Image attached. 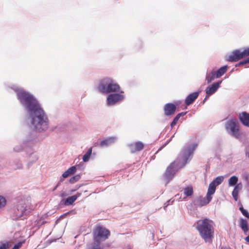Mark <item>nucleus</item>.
I'll list each match as a JSON object with an SVG mask.
<instances>
[{"label": "nucleus", "instance_id": "nucleus-1", "mask_svg": "<svg viewBox=\"0 0 249 249\" xmlns=\"http://www.w3.org/2000/svg\"><path fill=\"white\" fill-rule=\"evenodd\" d=\"M18 99L29 112L33 113L32 123L35 129L41 132L48 128V118L36 99L29 92L20 90L17 91Z\"/></svg>", "mask_w": 249, "mask_h": 249}, {"label": "nucleus", "instance_id": "nucleus-2", "mask_svg": "<svg viewBox=\"0 0 249 249\" xmlns=\"http://www.w3.org/2000/svg\"><path fill=\"white\" fill-rule=\"evenodd\" d=\"M195 148L196 146L184 147L181 155L168 166L164 173L165 177L168 179L172 178L176 172L183 167L188 160H191Z\"/></svg>", "mask_w": 249, "mask_h": 249}, {"label": "nucleus", "instance_id": "nucleus-3", "mask_svg": "<svg viewBox=\"0 0 249 249\" xmlns=\"http://www.w3.org/2000/svg\"><path fill=\"white\" fill-rule=\"evenodd\" d=\"M214 223L209 218H203L198 220L196 228L200 235L206 242L212 243L214 236Z\"/></svg>", "mask_w": 249, "mask_h": 249}, {"label": "nucleus", "instance_id": "nucleus-4", "mask_svg": "<svg viewBox=\"0 0 249 249\" xmlns=\"http://www.w3.org/2000/svg\"><path fill=\"white\" fill-rule=\"evenodd\" d=\"M223 180V176H218L210 183L206 197H200L197 200L199 206L202 207L206 205L211 201L212 195L214 194L216 186L220 184Z\"/></svg>", "mask_w": 249, "mask_h": 249}, {"label": "nucleus", "instance_id": "nucleus-5", "mask_svg": "<svg viewBox=\"0 0 249 249\" xmlns=\"http://www.w3.org/2000/svg\"><path fill=\"white\" fill-rule=\"evenodd\" d=\"M98 89L102 93H108L119 91L120 87L112 79L106 77L100 81Z\"/></svg>", "mask_w": 249, "mask_h": 249}, {"label": "nucleus", "instance_id": "nucleus-6", "mask_svg": "<svg viewBox=\"0 0 249 249\" xmlns=\"http://www.w3.org/2000/svg\"><path fill=\"white\" fill-rule=\"evenodd\" d=\"M92 234L94 242L100 244L108 238L110 232L105 228L97 226L93 229Z\"/></svg>", "mask_w": 249, "mask_h": 249}, {"label": "nucleus", "instance_id": "nucleus-7", "mask_svg": "<svg viewBox=\"0 0 249 249\" xmlns=\"http://www.w3.org/2000/svg\"><path fill=\"white\" fill-rule=\"evenodd\" d=\"M225 128L226 130L232 136L237 139L240 137L239 125L236 119L228 121L226 124Z\"/></svg>", "mask_w": 249, "mask_h": 249}, {"label": "nucleus", "instance_id": "nucleus-8", "mask_svg": "<svg viewBox=\"0 0 249 249\" xmlns=\"http://www.w3.org/2000/svg\"><path fill=\"white\" fill-rule=\"evenodd\" d=\"M123 91L120 94H111L107 98V104L108 106L114 105L119 101L124 99V95L122 94Z\"/></svg>", "mask_w": 249, "mask_h": 249}, {"label": "nucleus", "instance_id": "nucleus-9", "mask_svg": "<svg viewBox=\"0 0 249 249\" xmlns=\"http://www.w3.org/2000/svg\"><path fill=\"white\" fill-rule=\"evenodd\" d=\"M244 57L242 51L240 50H235L228 57V60L230 62H236Z\"/></svg>", "mask_w": 249, "mask_h": 249}, {"label": "nucleus", "instance_id": "nucleus-10", "mask_svg": "<svg viewBox=\"0 0 249 249\" xmlns=\"http://www.w3.org/2000/svg\"><path fill=\"white\" fill-rule=\"evenodd\" d=\"M176 106L172 103L166 104L163 108L165 116H171L173 115L176 110Z\"/></svg>", "mask_w": 249, "mask_h": 249}, {"label": "nucleus", "instance_id": "nucleus-11", "mask_svg": "<svg viewBox=\"0 0 249 249\" xmlns=\"http://www.w3.org/2000/svg\"><path fill=\"white\" fill-rule=\"evenodd\" d=\"M129 147L131 153H135L142 150L144 144L141 142H137L129 144Z\"/></svg>", "mask_w": 249, "mask_h": 249}, {"label": "nucleus", "instance_id": "nucleus-12", "mask_svg": "<svg viewBox=\"0 0 249 249\" xmlns=\"http://www.w3.org/2000/svg\"><path fill=\"white\" fill-rule=\"evenodd\" d=\"M199 92H195L189 94L185 100V103L187 106L193 104L195 100L198 97Z\"/></svg>", "mask_w": 249, "mask_h": 249}, {"label": "nucleus", "instance_id": "nucleus-13", "mask_svg": "<svg viewBox=\"0 0 249 249\" xmlns=\"http://www.w3.org/2000/svg\"><path fill=\"white\" fill-rule=\"evenodd\" d=\"M239 119L243 125L249 127V114L248 113L243 112L239 114Z\"/></svg>", "mask_w": 249, "mask_h": 249}, {"label": "nucleus", "instance_id": "nucleus-14", "mask_svg": "<svg viewBox=\"0 0 249 249\" xmlns=\"http://www.w3.org/2000/svg\"><path fill=\"white\" fill-rule=\"evenodd\" d=\"M81 196V193H77L76 195L68 197L66 198L64 202L66 206H69L73 203L77 198Z\"/></svg>", "mask_w": 249, "mask_h": 249}, {"label": "nucleus", "instance_id": "nucleus-15", "mask_svg": "<svg viewBox=\"0 0 249 249\" xmlns=\"http://www.w3.org/2000/svg\"><path fill=\"white\" fill-rule=\"evenodd\" d=\"M219 87V83L215 82L206 89V93L207 95H210L214 93Z\"/></svg>", "mask_w": 249, "mask_h": 249}, {"label": "nucleus", "instance_id": "nucleus-16", "mask_svg": "<svg viewBox=\"0 0 249 249\" xmlns=\"http://www.w3.org/2000/svg\"><path fill=\"white\" fill-rule=\"evenodd\" d=\"M242 184L241 183H238L235 186L232 192V195L235 201L237 200L239 192L242 189Z\"/></svg>", "mask_w": 249, "mask_h": 249}, {"label": "nucleus", "instance_id": "nucleus-17", "mask_svg": "<svg viewBox=\"0 0 249 249\" xmlns=\"http://www.w3.org/2000/svg\"><path fill=\"white\" fill-rule=\"evenodd\" d=\"M115 137H109L103 140L100 142V145L101 147L107 146L113 143L115 141Z\"/></svg>", "mask_w": 249, "mask_h": 249}, {"label": "nucleus", "instance_id": "nucleus-18", "mask_svg": "<svg viewBox=\"0 0 249 249\" xmlns=\"http://www.w3.org/2000/svg\"><path fill=\"white\" fill-rule=\"evenodd\" d=\"M239 226L244 233H246L248 231V224L246 220L241 218L239 221Z\"/></svg>", "mask_w": 249, "mask_h": 249}, {"label": "nucleus", "instance_id": "nucleus-19", "mask_svg": "<svg viewBox=\"0 0 249 249\" xmlns=\"http://www.w3.org/2000/svg\"><path fill=\"white\" fill-rule=\"evenodd\" d=\"M227 66H225L220 68L219 69H218L217 71H215L216 77L219 78L220 77H221L227 71Z\"/></svg>", "mask_w": 249, "mask_h": 249}, {"label": "nucleus", "instance_id": "nucleus-20", "mask_svg": "<svg viewBox=\"0 0 249 249\" xmlns=\"http://www.w3.org/2000/svg\"><path fill=\"white\" fill-rule=\"evenodd\" d=\"M216 77L215 71H212L210 73L207 74L206 77V80L208 83H210L213 81Z\"/></svg>", "mask_w": 249, "mask_h": 249}, {"label": "nucleus", "instance_id": "nucleus-21", "mask_svg": "<svg viewBox=\"0 0 249 249\" xmlns=\"http://www.w3.org/2000/svg\"><path fill=\"white\" fill-rule=\"evenodd\" d=\"M238 178L236 176H233L231 177L229 180L228 184L230 186H233L237 184Z\"/></svg>", "mask_w": 249, "mask_h": 249}, {"label": "nucleus", "instance_id": "nucleus-22", "mask_svg": "<svg viewBox=\"0 0 249 249\" xmlns=\"http://www.w3.org/2000/svg\"><path fill=\"white\" fill-rule=\"evenodd\" d=\"M194 191L192 186H190L184 188V194L186 196H191L193 194Z\"/></svg>", "mask_w": 249, "mask_h": 249}, {"label": "nucleus", "instance_id": "nucleus-23", "mask_svg": "<svg viewBox=\"0 0 249 249\" xmlns=\"http://www.w3.org/2000/svg\"><path fill=\"white\" fill-rule=\"evenodd\" d=\"M92 153V147L89 149L83 157V160L85 162H87L89 160L90 155Z\"/></svg>", "mask_w": 249, "mask_h": 249}, {"label": "nucleus", "instance_id": "nucleus-24", "mask_svg": "<svg viewBox=\"0 0 249 249\" xmlns=\"http://www.w3.org/2000/svg\"><path fill=\"white\" fill-rule=\"evenodd\" d=\"M80 178V176L79 175H77L76 176H74L72 177H71L70 179V182L71 183H74L77 181Z\"/></svg>", "mask_w": 249, "mask_h": 249}, {"label": "nucleus", "instance_id": "nucleus-25", "mask_svg": "<svg viewBox=\"0 0 249 249\" xmlns=\"http://www.w3.org/2000/svg\"><path fill=\"white\" fill-rule=\"evenodd\" d=\"M239 210L244 216L249 219V213L247 210H245L242 206L239 208Z\"/></svg>", "mask_w": 249, "mask_h": 249}, {"label": "nucleus", "instance_id": "nucleus-26", "mask_svg": "<svg viewBox=\"0 0 249 249\" xmlns=\"http://www.w3.org/2000/svg\"><path fill=\"white\" fill-rule=\"evenodd\" d=\"M6 200L5 198L2 196H0V209L4 207L6 205Z\"/></svg>", "mask_w": 249, "mask_h": 249}, {"label": "nucleus", "instance_id": "nucleus-27", "mask_svg": "<svg viewBox=\"0 0 249 249\" xmlns=\"http://www.w3.org/2000/svg\"><path fill=\"white\" fill-rule=\"evenodd\" d=\"M67 171L68 172L70 175H72L73 174L76 172V169L75 166H72L71 168H69Z\"/></svg>", "mask_w": 249, "mask_h": 249}, {"label": "nucleus", "instance_id": "nucleus-28", "mask_svg": "<svg viewBox=\"0 0 249 249\" xmlns=\"http://www.w3.org/2000/svg\"><path fill=\"white\" fill-rule=\"evenodd\" d=\"M24 242H25L24 240H23V241L18 242L17 244H15L12 249H19Z\"/></svg>", "mask_w": 249, "mask_h": 249}, {"label": "nucleus", "instance_id": "nucleus-29", "mask_svg": "<svg viewBox=\"0 0 249 249\" xmlns=\"http://www.w3.org/2000/svg\"><path fill=\"white\" fill-rule=\"evenodd\" d=\"M91 249H102L100 244L93 243Z\"/></svg>", "mask_w": 249, "mask_h": 249}, {"label": "nucleus", "instance_id": "nucleus-30", "mask_svg": "<svg viewBox=\"0 0 249 249\" xmlns=\"http://www.w3.org/2000/svg\"><path fill=\"white\" fill-rule=\"evenodd\" d=\"M247 63H249V58L246 60L240 61L239 63L236 65V66L237 67L241 65H243Z\"/></svg>", "mask_w": 249, "mask_h": 249}, {"label": "nucleus", "instance_id": "nucleus-31", "mask_svg": "<svg viewBox=\"0 0 249 249\" xmlns=\"http://www.w3.org/2000/svg\"><path fill=\"white\" fill-rule=\"evenodd\" d=\"M242 52L245 57L249 56V48H245Z\"/></svg>", "mask_w": 249, "mask_h": 249}, {"label": "nucleus", "instance_id": "nucleus-32", "mask_svg": "<svg viewBox=\"0 0 249 249\" xmlns=\"http://www.w3.org/2000/svg\"><path fill=\"white\" fill-rule=\"evenodd\" d=\"M9 247V243L6 242L5 243H2L0 245V249H7Z\"/></svg>", "mask_w": 249, "mask_h": 249}, {"label": "nucleus", "instance_id": "nucleus-33", "mask_svg": "<svg viewBox=\"0 0 249 249\" xmlns=\"http://www.w3.org/2000/svg\"><path fill=\"white\" fill-rule=\"evenodd\" d=\"M178 120H177V118H174L172 122L171 123V127L173 128L177 123Z\"/></svg>", "mask_w": 249, "mask_h": 249}, {"label": "nucleus", "instance_id": "nucleus-34", "mask_svg": "<svg viewBox=\"0 0 249 249\" xmlns=\"http://www.w3.org/2000/svg\"><path fill=\"white\" fill-rule=\"evenodd\" d=\"M69 175H70L68 172L67 171H65L62 175V177L64 178H67Z\"/></svg>", "mask_w": 249, "mask_h": 249}, {"label": "nucleus", "instance_id": "nucleus-35", "mask_svg": "<svg viewBox=\"0 0 249 249\" xmlns=\"http://www.w3.org/2000/svg\"><path fill=\"white\" fill-rule=\"evenodd\" d=\"M185 113H184L183 112H181V113H178L177 116H178L180 118V117L184 116L185 115Z\"/></svg>", "mask_w": 249, "mask_h": 249}, {"label": "nucleus", "instance_id": "nucleus-36", "mask_svg": "<svg viewBox=\"0 0 249 249\" xmlns=\"http://www.w3.org/2000/svg\"><path fill=\"white\" fill-rule=\"evenodd\" d=\"M185 113H184L183 112H181V113H178L177 116H178L180 118V117L184 116L185 115Z\"/></svg>", "mask_w": 249, "mask_h": 249}, {"label": "nucleus", "instance_id": "nucleus-37", "mask_svg": "<svg viewBox=\"0 0 249 249\" xmlns=\"http://www.w3.org/2000/svg\"><path fill=\"white\" fill-rule=\"evenodd\" d=\"M175 118H177V120H178H178L179 119V118L178 116H176Z\"/></svg>", "mask_w": 249, "mask_h": 249}, {"label": "nucleus", "instance_id": "nucleus-38", "mask_svg": "<svg viewBox=\"0 0 249 249\" xmlns=\"http://www.w3.org/2000/svg\"><path fill=\"white\" fill-rule=\"evenodd\" d=\"M57 186H58V185H56V186L55 187V188L53 189V191H54V190H55L56 189V188L57 187Z\"/></svg>", "mask_w": 249, "mask_h": 249}, {"label": "nucleus", "instance_id": "nucleus-39", "mask_svg": "<svg viewBox=\"0 0 249 249\" xmlns=\"http://www.w3.org/2000/svg\"><path fill=\"white\" fill-rule=\"evenodd\" d=\"M207 100V97H206L203 101V102H204L206 100Z\"/></svg>", "mask_w": 249, "mask_h": 249}, {"label": "nucleus", "instance_id": "nucleus-40", "mask_svg": "<svg viewBox=\"0 0 249 249\" xmlns=\"http://www.w3.org/2000/svg\"><path fill=\"white\" fill-rule=\"evenodd\" d=\"M247 155H248V158H249V152L247 153Z\"/></svg>", "mask_w": 249, "mask_h": 249}, {"label": "nucleus", "instance_id": "nucleus-41", "mask_svg": "<svg viewBox=\"0 0 249 249\" xmlns=\"http://www.w3.org/2000/svg\"><path fill=\"white\" fill-rule=\"evenodd\" d=\"M75 190H72V191H71V192H74V191H75Z\"/></svg>", "mask_w": 249, "mask_h": 249}]
</instances>
